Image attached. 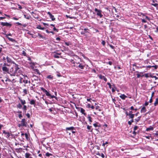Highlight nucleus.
<instances>
[{
	"instance_id": "3c124183",
	"label": "nucleus",
	"mask_w": 158,
	"mask_h": 158,
	"mask_svg": "<svg viewBox=\"0 0 158 158\" xmlns=\"http://www.w3.org/2000/svg\"><path fill=\"white\" fill-rule=\"evenodd\" d=\"M102 44L103 45V46H105L106 44V42L104 40H102Z\"/></svg>"
},
{
	"instance_id": "ea45409f",
	"label": "nucleus",
	"mask_w": 158,
	"mask_h": 158,
	"mask_svg": "<svg viewBox=\"0 0 158 158\" xmlns=\"http://www.w3.org/2000/svg\"><path fill=\"white\" fill-rule=\"evenodd\" d=\"M50 18L51 19L52 21H54L55 20V18L54 17L53 15H52L50 17Z\"/></svg>"
},
{
	"instance_id": "de8ad7c7",
	"label": "nucleus",
	"mask_w": 158,
	"mask_h": 158,
	"mask_svg": "<svg viewBox=\"0 0 158 158\" xmlns=\"http://www.w3.org/2000/svg\"><path fill=\"white\" fill-rule=\"evenodd\" d=\"M99 106H97L96 107L95 109L96 110H98L99 111H101V110L100 109H99Z\"/></svg>"
},
{
	"instance_id": "37998d69",
	"label": "nucleus",
	"mask_w": 158,
	"mask_h": 158,
	"mask_svg": "<svg viewBox=\"0 0 158 158\" xmlns=\"http://www.w3.org/2000/svg\"><path fill=\"white\" fill-rule=\"evenodd\" d=\"M64 44L66 45L67 46H69V45L71 44L70 42H65Z\"/></svg>"
},
{
	"instance_id": "7c9ffc66",
	"label": "nucleus",
	"mask_w": 158,
	"mask_h": 158,
	"mask_svg": "<svg viewBox=\"0 0 158 158\" xmlns=\"http://www.w3.org/2000/svg\"><path fill=\"white\" fill-rule=\"evenodd\" d=\"M25 157L26 158H31V157H30V158L29 157L30 155L29 153H27L25 154Z\"/></svg>"
},
{
	"instance_id": "f03ea898",
	"label": "nucleus",
	"mask_w": 158,
	"mask_h": 158,
	"mask_svg": "<svg viewBox=\"0 0 158 158\" xmlns=\"http://www.w3.org/2000/svg\"><path fill=\"white\" fill-rule=\"evenodd\" d=\"M9 64L5 63L3 64V65L2 67V69L4 73H8L9 74L10 72V69L9 68L6 67V66H9Z\"/></svg>"
},
{
	"instance_id": "393cba45",
	"label": "nucleus",
	"mask_w": 158,
	"mask_h": 158,
	"mask_svg": "<svg viewBox=\"0 0 158 158\" xmlns=\"http://www.w3.org/2000/svg\"><path fill=\"white\" fill-rule=\"evenodd\" d=\"M47 78L52 80L53 78V77L51 75H49L47 77Z\"/></svg>"
},
{
	"instance_id": "09e8293b",
	"label": "nucleus",
	"mask_w": 158,
	"mask_h": 158,
	"mask_svg": "<svg viewBox=\"0 0 158 158\" xmlns=\"http://www.w3.org/2000/svg\"><path fill=\"white\" fill-rule=\"evenodd\" d=\"M107 84L109 85V88L111 89V85L110 83L109 82H107Z\"/></svg>"
},
{
	"instance_id": "c03bdc74",
	"label": "nucleus",
	"mask_w": 158,
	"mask_h": 158,
	"mask_svg": "<svg viewBox=\"0 0 158 158\" xmlns=\"http://www.w3.org/2000/svg\"><path fill=\"white\" fill-rule=\"evenodd\" d=\"M88 118L89 119V121L90 122H92V120H91V117L90 116H89L88 117Z\"/></svg>"
},
{
	"instance_id": "a211bd4d",
	"label": "nucleus",
	"mask_w": 158,
	"mask_h": 158,
	"mask_svg": "<svg viewBox=\"0 0 158 158\" xmlns=\"http://www.w3.org/2000/svg\"><path fill=\"white\" fill-rule=\"evenodd\" d=\"M35 100L32 99L30 102V103L31 105H33L35 106Z\"/></svg>"
},
{
	"instance_id": "603ef678",
	"label": "nucleus",
	"mask_w": 158,
	"mask_h": 158,
	"mask_svg": "<svg viewBox=\"0 0 158 158\" xmlns=\"http://www.w3.org/2000/svg\"><path fill=\"white\" fill-rule=\"evenodd\" d=\"M23 92L25 94H27V90L26 89H24L23 91Z\"/></svg>"
},
{
	"instance_id": "6e6d98bb",
	"label": "nucleus",
	"mask_w": 158,
	"mask_h": 158,
	"mask_svg": "<svg viewBox=\"0 0 158 158\" xmlns=\"http://www.w3.org/2000/svg\"><path fill=\"white\" fill-rule=\"evenodd\" d=\"M109 46H110V47L112 49H114V47L111 44H109Z\"/></svg>"
},
{
	"instance_id": "423d86ee",
	"label": "nucleus",
	"mask_w": 158,
	"mask_h": 158,
	"mask_svg": "<svg viewBox=\"0 0 158 158\" xmlns=\"http://www.w3.org/2000/svg\"><path fill=\"white\" fill-rule=\"evenodd\" d=\"M54 54L53 55L54 57L55 58H59L60 57L59 56L61 54V53L60 52H59L58 51H57L55 52H54Z\"/></svg>"
},
{
	"instance_id": "5701e85b",
	"label": "nucleus",
	"mask_w": 158,
	"mask_h": 158,
	"mask_svg": "<svg viewBox=\"0 0 158 158\" xmlns=\"http://www.w3.org/2000/svg\"><path fill=\"white\" fill-rule=\"evenodd\" d=\"M135 115V114H131L130 115H129V118H131L132 119H133V118H134Z\"/></svg>"
},
{
	"instance_id": "f8f14e48",
	"label": "nucleus",
	"mask_w": 158,
	"mask_h": 158,
	"mask_svg": "<svg viewBox=\"0 0 158 158\" xmlns=\"http://www.w3.org/2000/svg\"><path fill=\"white\" fill-rule=\"evenodd\" d=\"M157 1L156 0H152V3L151 4V5L155 7H156L158 6V4L157 3H155V2H157Z\"/></svg>"
},
{
	"instance_id": "ddd939ff",
	"label": "nucleus",
	"mask_w": 158,
	"mask_h": 158,
	"mask_svg": "<svg viewBox=\"0 0 158 158\" xmlns=\"http://www.w3.org/2000/svg\"><path fill=\"white\" fill-rule=\"evenodd\" d=\"M98 77L100 79L103 80L105 82L106 81L107 79L105 76L100 74L98 76Z\"/></svg>"
},
{
	"instance_id": "c9c22d12",
	"label": "nucleus",
	"mask_w": 158,
	"mask_h": 158,
	"mask_svg": "<svg viewBox=\"0 0 158 158\" xmlns=\"http://www.w3.org/2000/svg\"><path fill=\"white\" fill-rule=\"evenodd\" d=\"M133 122H134L133 119H131L130 121H128V123L129 125H131V124Z\"/></svg>"
},
{
	"instance_id": "e2e57ef3",
	"label": "nucleus",
	"mask_w": 158,
	"mask_h": 158,
	"mask_svg": "<svg viewBox=\"0 0 158 158\" xmlns=\"http://www.w3.org/2000/svg\"><path fill=\"white\" fill-rule=\"evenodd\" d=\"M26 115L27 116L28 118H29L30 117V114L28 113H27L26 114Z\"/></svg>"
},
{
	"instance_id": "0e129e2a",
	"label": "nucleus",
	"mask_w": 158,
	"mask_h": 158,
	"mask_svg": "<svg viewBox=\"0 0 158 158\" xmlns=\"http://www.w3.org/2000/svg\"><path fill=\"white\" fill-rule=\"evenodd\" d=\"M36 71L37 74H39V75L40 74V72L39 71V70H38V69H36Z\"/></svg>"
},
{
	"instance_id": "9d476101",
	"label": "nucleus",
	"mask_w": 158,
	"mask_h": 158,
	"mask_svg": "<svg viewBox=\"0 0 158 158\" xmlns=\"http://www.w3.org/2000/svg\"><path fill=\"white\" fill-rule=\"evenodd\" d=\"M6 60L8 63H10L11 64H14L15 63L14 61H12L11 59L8 56L6 57Z\"/></svg>"
},
{
	"instance_id": "052dcab7",
	"label": "nucleus",
	"mask_w": 158,
	"mask_h": 158,
	"mask_svg": "<svg viewBox=\"0 0 158 158\" xmlns=\"http://www.w3.org/2000/svg\"><path fill=\"white\" fill-rule=\"evenodd\" d=\"M152 66H151V65H148V66H146V68H148V69H150L152 67Z\"/></svg>"
},
{
	"instance_id": "e433bc0d",
	"label": "nucleus",
	"mask_w": 158,
	"mask_h": 158,
	"mask_svg": "<svg viewBox=\"0 0 158 158\" xmlns=\"http://www.w3.org/2000/svg\"><path fill=\"white\" fill-rule=\"evenodd\" d=\"M73 63L75 64L74 66H75L76 68L78 67V66L79 65V62H74Z\"/></svg>"
},
{
	"instance_id": "6ab92c4d",
	"label": "nucleus",
	"mask_w": 158,
	"mask_h": 158,
	"mask_svg": "<svg viewBox=\"0 0 158 158\" xmlns=\"http://www.w3.org/2000/svg\"><path fill=\"white\" fill-rule=\"evenodd\" d=\"M120 97L123 100H125L127 96L124 94H122L120 96Z\"/></svg>"
},
{
	"instance_id": "9b49d317",
	"label": "nucleus",
	"mask_w": 158,
	"mask_h": 158,
	"mask_svg": "<svg viewBox=\"0 0 158 158\" xmlns=\"http://www.w3.org/2000/svg\"><path fill=\"white\" fill-rule=\"evenodd\" d=\"M3 133L6 135V137L8 138L10 136V134L9 132H6L5 130L3 131Z\"/></svg>"
},
{
	"instance_id": "58836bf2",
	"label": "nucleus",
	"mask_w": 158,
	"mask_h": 158,
	"mask_svg": "<svg viewBox=\"0 0 158 158\" xmlns=\"http://www.w3.org/2000/svg\"><path fill=\"white\" fill-rule=\"evenodd\" d=\"M153 130V128L152 127H149L147 128L146 129V131H148L150 130Z\"/></svg>"
},
{
	"instance_id": "a878e982",
	"label": "nucleus",
	"mask_w": 158,
	"mask_h": 158,
	"mask_svg": "<svg viewBox=\"0 0 158 158\" xmlns=\"http://www.w3.org/2000/svg\"><path fill=\"white\" fill-rule=\"evenodd\" d=\"M24 16L25 18L27 19H30V18L31 17L30 16H29L25 14L24 15Z\"/></svg>"
},
{
	"instance_id": "bb28decb",
	"label": "nucleus",
	"mask_w": 158,
	"mask_h": 158,
	"mask_svg": "<svg viewBox=\"0 0 158 158\" xmlns=\"http://www.w3.org/2000/svg\"><path fill=\"white\" fill-rule=\"evenodd\" d=\"M23 105V109L24 111H25V112H26V110H27V106L26 105Z\"/></svg>"
},
{
	"instance_id": "f704fd0d",
	"label": "nucleus",
	"mask_w": 158,
	"mask_h": 158,
	"mask_svg": "<svg viewBox=\"0 0 158 158\" xmlns=\"http://www.w3.org/2000/svg\"><path fill=\"white\" fill-rule=\"evenodd\" d=\"M45 155L49 157L50 156H52V154L48 152L46 153Z\"/></svg>"
},
{
	"instance_id": "69168bd1",
	"label": "nucleus",
	"mask_w": 158,
	"mask_h": 158,
	"mask_svg": "<svg viewBox=\"0 0 158 158\" xmlns=\"http://www.w3.org/2000/svg\"><path fill=\"white\" fill-rule=\"evenodd\" d=\"M152 102V97H151V98L149 100V102L150 103H151Z\"/></svg>"
},
{
	"instance_id": "2eb2a0df",
	"label": "nucleus",
	"mask_w": 158,
	"mask_h": 158,
	"mask_svg": "<svg viewBox=\"0 0 158 158\" xmlns=\"http://www.w3.org/2000/svg\"><path fill=\"white\" fill-rule=\"evenodd\" d=\"M78 66L80 69H84L85 66L83 64L79 63V65Z\"/></svg>"
},
{
	"instance_id": "473e14b6",
	"label": "nucleus",
	"mask_w": 158,
	"mask_h": 158,
	"mask_svg": "<svg viewBox=\"0 0 158 158\" xmlns=\"http://www.w3.org/2000/svg\"><path fill=\"white\" fill-rule=\"evenodd\" d=\"M27 58H28V60H29V61H30L31 62H29V63L30 64H33V63H32L31 62V58L28 56H27Z\"/></svg>"
},
{
	"instance_id": "72a5a7b5",
	"label": "nucleus",
	"mask_w": 158,
	"mask_h": 158,
	"mask_svg": "<svg viewBox=\"0 0 158 158\" xmlns=\"http://www.w3.org/2000/svg\"><path fill=\"white\" fill-rule=\"evenodd\" d=\"M38 36H39L40 37V38H44V37L42 35H41L39 33H38L37 35Z\"/></svg>"
},
{
	"instance_id": "f3484780",
	"label": "nucleus",
	"mask_w": 158,
	"mask_h": 158,
	"mask_svg": "<svg viewBox=\"0 0 158 158\" xmlns=\"http://www.w3.org/2000/svg\"><path fill=\"white\" fill-rule=\"evenodd\" d=\"M146 107L144 106H143L141 109L140 112L141 113H144L146 112Z\"/></svg>"
},
{
	"instance_id": "bf43d9fd",
	"label": "nucleus",
	"mask_w": 158,
	"mask_h": 158,
	"mask_svg": "<svg viewBox=\"0 0 158 158\" xmlns=\"http://www.w3.org/2000/svg\"><path fill=\"white\" fill-rule=\"evenodd\" d=\"M107 64H109L110 65H111L112 64V63L111 61H109L108 62H107L106 63Z\"/></svg>"
},
{
	"instance_id": "8fccbe9b",
	"label": "nucleus",
	"mask_w": 158,
	"mask_h": 158,
	"mask_svg": "<svg viewBox=\"0 0 158 158\" xmlns=\"http://www.w3.org/2000/svg\"><path fill=\"white\" fill-rule=\"evenodd\" d=\"M152 67H154L155 69H156L157 68L158 66L157 65H154L152 66Z\"/></svg>"
},
{
	"instance_id": "4be33fe9",
	"label": "nucleus",
	"mask_w": 158,
	"mask_h": 158,
	"mask_svg": "<svg viewBox=\"0 0 158 158\" xmlns=\"http://www.w3.org/2000/svg\"><path fill=\"white\" fill-rule=\"evenodd\" d=\"M141 118V116L138 117L137 118L135 119V121L136 122V123L138 122L140 119Z\"/></svg>"
},
{
	"instance_id": "4468645a",
	"label": "nucleus",
	"mask_w": 158,
	"mask_h": 158,
	"mask_svg": "<svg viewBox=\"0 0 158 158\" xmlns=\"http://www.w3.org/2000/svg\"><path fill=\"white\" fill-rule=\"evenodd\" d=\"M87 30H89L88 28H85L84 29L83 31H81V35H85V33L88 32L87 31Z\"/></svg>"
},
{
	"instance_id": "2f4dec72",
	"label": "nucleus",
	"mask_w": 158,
	"mask_h": 158,
	"mask_svg": "<svg viewBox=\"0 0 158 158\" xmlns=\"http://www.w3.org/2000/svg\"><path fill=\"white\" fill-rule=\"evenodd\" d=\"M17 108L20 109L22 107V105L19 103L18 105H17Z\"/></svg>"
},
{
	"instance_id": "4d7b16f0",
	"label": "nucleus",
	"mask_w": 158,
	"mask_h": 158,
	"mask_svg": "<svg viewBox=\"0 0 158 158\" xmlns=\"http://www.w3.org/2000/svg\"><path fill=\"white\" fill-rule=\"evenodd\" d=\"M148 102H146L144 104V105L145 106H148Z\"/></svg>"
},
{
	"instance_id": "a19ab883",
	"label": "nucleus",
	"mask_w": 158,
	"mask_h": 158,
	"mask_svg": "<svg viewBox=\"0 0 158 158\" xmlns=\"http://www.w3.org/2000/svg\"><path fill=\"white\" fill-rule=\"evenodd\" d=\"M22 54L24 56H27V54L26 53V52L24 51H22Z\"/></svg>"
},
{
	"instance_id": "f257e3e1",
	"label": "nucleus",
	"mask_w": 158,
	"mask_h": 158,
	"mask_svg": "<svg viewBox=\"0 0 158 158\" xmlns=\"http://www.w3.org/2000/svg\"><path fill=\"white\" fill-rule=\"evenodd\" d=\"M14 64L13 67L10 69L9 74L10 75V77L5 80L6 81H8L9 82H11L12 83L16 82V81L13 77L15 76H18L22 73L19 67V65L16 63Z\"/></svg>"
},
{
	"instance_id": "338daca9",
	"label": "nucleus",
	"mask_w": 158,
	"mask_h": 158,
	"mask_svg": "<svg viewBox=\"0 0 158 158\" xmlns=\"http://www.w3.org/2000/svg\"><path fill=\"white\" fill-rule=\"evenodd\" d=\"M19 117L20 118H21L23 117L22 114H20L19 115Z\"/></svg>"
},
{
	"instance_id": "864d4df0",
	"label": "nucleus",
	"mask_w": 158,
	"mask_h": 158,
	"mask_svg": "<svg viewBox=\"0 0 158 158\" xmlns=\"http://www.w3.org/2000/svg\"><path fill=\"white\" fill-rule=\"evenodd\" d=\"M25 137L27 139V140L28 139V135L27 133L25 134Z\"/></svg>"
},
{
	"instance_id": "774afa93",
	"label": "nucleus",
	"mask_w": 158,
	"mask_h": 158,
	"mask_svg": "<svg viewBox=\"0 0 158 158\" xmlns=\"http://www.w3.org/2000/svg\"><path fill=\"white\" fill-rule=\"evenodd\" d=\"M101 156H102V158H104L105 157V156L104 154L103 153H101Z\"/></svg>"
},
{
	"instance_id": "13d9d810",
	"label": "nucleus",
	"mask_w": 158,
	"mask_h": 158,
	"mask_svg": "<svg viewBox=\"0 0 158 158\" xmlns=\"http://www.w3.org/2000/svg\"><path fill=\"white\" fill-rule=\"evenodd\" d=\"M94 126L95 127H100V126H98L97 125V124L96 123H94V124H93Z\"/></svg>"
},
{
	"instance_id": "0eeeda50",
	"label": "nucleus",
	"mask_w": 158,
	"mask_h": 158,
	"mask_svg": "<svg viewBox=\"0 0 158 158\" xmlns=\"http://www.w3.org/2000/svg\"><path fill=\"white\" fill-rule=\"evenodd\" d=\"M40 89L43 92L45 93L46 96L49 97L50 96H51V94L49 92L43 87H41Z\"/></svg>"
},
{
	"instance_id": "c85d7f7f",
	"label": "nucleus",
	"mask_w": 158,
	"mask_h": 158,
	"mask_svg": "<svg viewBox=\"0 0 158 158\" xmlns=\"http://www.w3.org/2000/svg\"><path fill=\"white\" fill-rule=\"evenodd\" d=\"M3 55L2 53V48H0V57H1Z\"/></svg>"
},
{
	"instance_id": "5fc2aeb1",
	"label": "nucleus",
	"mask_w": 158,
	"mask_h": 158,
	"mask_svg": "<svg viewBox=\"0 0 158 158\" xmlns=\"http://www.w3.org/2000/svg\"><path fill=\"white\" fill-rule=\"evenodd\" d=\"M53 30L54 31H56V32H58V31H59L58 29L56 28L55 27H54V28H53Z\"/></svg>"
},
{
	"instance_id": "cd10ccee",
	"label": "nucleus",
	"mask_w": 158,
	"mask_h": 158,
	"mask_svg": "<svg viewBox=\"0 0 158 158\" xmlns=\"http://www.w3.org/2000/svg\"><path fill=\"white\" fill-rule=\"evenodd\" d=\"M36 28L37 29H40L41 30H44V27H41V26L40 25L38 26Z\"/></svg>"
},
{
	"instance_id": "412c9836",
	"label": "nucleus",
	"mask_w": 158,
	"mask_h": 158,
	"mask_svg": "<svg viewBox=\"0 0 158 158\" xmlns=\"http://www.w3.org/2000/svg\"><path fill=\"white\" fill-rule=\"evenodd\" d=\"M85 111V110L84 109H83V108H81V110L80 112L81 113H82V114H83L85 115L86 114L84 112Z\"/></svg>"
},
{
	"instance_id": "1a4fd4ad",
	"label": "nucleus",
	"mask_w": 158,
	"mask_h": 158,
	"mask_svg": "<svg viewBox=\"0 0 158 158\" xmlns=\"http://www.w3.org/2000/svg\"><path fill=\"white\" fill-rule=\"evenodd\" d=\"M21 122V125L25 127H27V123L26 122V119L25 118L22 119Z\"/></svg>"
},
{
	"instance_id": "b1692460",
	"label": "nucleus",
	"mask_w": 158,
	"mask_h": 158,
	"mask_svg": "<svg viewBox=\"0 0 158 158\" xmlns=\"http://www.w3.org/2000/svg\"><path fill=\"white\" fill-rule=\"evenodd\" d=\"M158 104V98L156 99V101L154 103V106H156Z\"/></svg>"
},
{
	"instance_id": "a18cd8bd",
	"label": "nucleus",
	"mask_w": 158,
	"mask_h": 158,
	"mask_svg": "<svg viewBox=\"0 0 158 158\" xmlns=\"http://www.w3.org/2000/svg\"><path fill=\"white\" fill-rule=\"evenodd\" d=\"M138 126H135L134 128V130L135 131L136 130H137L138 129Z\"/></svg>"
},
{
	"instance_id": "680f3d73",
	"label": "nucleus",
	"mask_w": 158,
	"mask_h": 158,
	"mask_svg": "<svg viewBox=\"0 0 158 158\" xmlns=\"http://www.w3.org/2000/svg\"><path fill=\"white\" fill-rule=\"evenodd\" d=\"M47 14L49 15V17H50L52 15L51 14V13L50 12H47Z\"/></svg>"
},
{
	"instance_id": "4c0bfd02",
	"label": "nucleus",
	"mask_w": 158,
	"mask_h": 158,
	"mask_svg": "<svg viewBox=\"0 0 158 158\" xmlns=\"http://www.w3.org/2000/svg\"><path fill=\"white\" fill-rule=\"evenodd\" d=\"M49 98L50 99H52L53 98H55L56 99H57V97L54 96V95H51V96H50Z\"/></svg>"
},
{
	"instance_id": "dca6fc26",
	"label": "nucleus",
	"mask_w": 158,
	"mask_h": 158,
	"mask_svg": "<svg viewBox=\"0 0 158 158\" xmlns=\"http://www.w3.org/2000/svg\"><path fill=\"white\" fill-rule=\"evenodd\" d=\"M19 99L20 100V101L21 104L23 105H24L26 103V101H25V100H22L19 97Z\"/></svg>"
},
{
	"instance_id": "aec40b11",
	"label": "nucleus",
	"mask_w": 158,
	"mask_h": 158,
	"mask_svg": "<svg viewBox=\"0 0 158 158\" xmlns=\"http://www.w3.org/2000/svg\"><path fill=\"white\" fill-rule=\"evenodd\" d=\"M75 129L74 127H66V130H73Z\"/></svg>"
},
{
	"instance_id": "39448f33",
	"label": "nucleus",
	"mask_w": 158,
	"mask_h": 158,
	"mask_svg": "<svg viewBox=\"0 0 158 158\" xmlns=\"http://www.w3.org/2000/svg\"><path fill=\"white\" fill-rule=\"evenodd\" d=\"M4 35H5L6 37L10 41L12 42H16L15 39L10 38L8 37V36H12V34L11 33H9L8 34H4Z\"/></svg>"
},
{
	"instance_id": "6e6552de",
	"label": "nucleus",
	"mask_w": 158,
	"mask_h": 158,
	"mask_svg": "<svg viewBox=\"0 0 158 158\" xmlns=\"http://www.w3.org/2000/svg\"><path fill=\"white\" fill-rule=\"evenodd\" d=\"M40 89L43 92L45 93L46 96L49 97L50 96H51V94L49 92L43 87H41Z\"/></svg>"
},
{
	"instance_id": "7ed1b4c3",
	"label": "nucleus",
	"mask_w": 158,
	"mask_h": 158,
	"mask_svg": "<svg viewBox=\"0 0 158 158\" xmlns=\"http://www.w3.org/2000/svg\"><path fill=\"white\" fill-rule=\"evenodd\" d=\"M0 24L2 27L6 26L10 28L12 26V24L10 23L3 22L1 23Z\"/></svg>"
},
{
	"instance_id": "20e7f679",
	"label": "nucleus",
	"mask_w": 158,
	"mask_h": 158,
	"mask_svg": "<svg viewBox=\"0 0 158 158\" xmlns=\"http://www.w3.org/2000/svg\"><path fill=\"white\" fill-rule=\"evenodd\" d=\"M95 11L97 13V15L99 16L100 18H101L103 16L102 15L101 13L102 11L101 10H98L97 8H96L95 9Z\"/></svg>"
},
{
	"instance_id": "49530a36",
	"label": "nucleus",
	"mask_w": 158,
	"mask_h": 158,
	"mask_svg": "<svg viewBox=\"0 0 158 158\" xmlns=\"http://www.w3.org/2000/svg\"><path fill=\"white\" fill-rule=\"evenodd\" d=\"M91 126H89V125H87V129L89 130H91Z\"/></svg>"
},
{
	"instance_id": "c756f323",
	"label": "nucleus",
	"mask_w": 158,
	"mask_h": 158,
	"mask_svg": "<svg viewBox=\"0 0 158 158\" xmlns=\"http://www.w3.org/2000/svg\"><path fill=\"white\" fill-rule=\"evenodd\" d=\"M46 32L48 33H52V34H54V33L53 31H51L48 30H46Z\"/></svg>"
},
{
	"instance_id": "79ce46f5",
	"label": "nucleus",
	"mask_w": 158,
	"mask_h": 158,
	"mask_svg": "<svg viewBox=\"0 0 158 158\" xmlns=\"http://www.w3.org/2000/svg\"><path fill=\"white\" fill-rule=\"evenodd\" d=\"M21 136L22 137V139H24V137H25V134H24L22 132L21 134Z\"/></svg>"
}]
</instances>
